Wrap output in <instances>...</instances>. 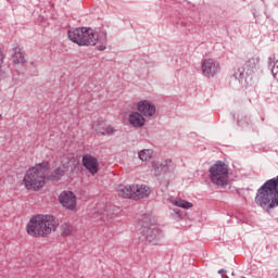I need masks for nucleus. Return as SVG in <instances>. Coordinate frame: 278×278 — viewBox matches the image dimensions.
<instances>
[{
    "instance_id": "39448f33",
    "label": "nucleus",
    "mask_w": 278,
    "mask_h": 278,
    "mask_svg": "<svg viewBox=\"0 0 278 278\" xmlns=\"http://www.w3.org/2000/svg\"><path fill=\"white\" fill-rule=\"evenodd\" d=\"M141 232L148 242H155L159 238H162V230L157 227V224H153L151 218L144 217L141 226Z\"/></svg>"
},
{
    "instance_id": "2eb2a0df",
    "label": "nucleus",
    "mask_w": 278,
    "mask_h": 278,
    "mask_svg": "<svg viewBox=\"0 0 278 278\" xmlns=\"http://www.w3.org/2000/svg\"><path fill=\"white\" fill-rule=\"evenodd\" d=\"M14 53L12 54V60L15 64H25L27 60L25 59V51L20 46L13 48Z\"/></svg>"
},
{
    "instance_id": "9b49d317",
    "label": "nucleus",
    "mask_w": 278,
    "mask_h": 278,
    "mask_svg": "<svg viewBox=\"0 0 278 278\" xmlns=\"http://www.w3.org/2000/svg\"><path fill=\"white\" fill-rule=\"evenodd\" d=\"M83 42L80 47H94L97 42H99V36L92 31L91 28H85V33L83 35Z\"/></svg>"
},
{
    "instance_id": "a211bd4d",
    "label": "nucleus",
    "mask_w": 278,
    "mask_h": 278,
    "mask_svg": "<svg viewBox=\"0 0 278 278\" xmlns=\"http://www.w3.org/2000/svg\"><path fill=\"white\" fill-rule=\"evenodd\" d=\"M61 229V236L63 238H68L71 236H73V233H75V227H73V225L68 224V223H63L60 227Z\"/></svg>"
},
{
    "instance_id": "bb28decb",
    "label": "nucleus",
    "mask_w": 278,
    "mask_h": 278,
    "mask_svg": "<svg viewBox=\"0 0 278 278\" xmlns=\"http://www.w3.org/2000/svg\"><path fill=\"white\" fill-rule=\"evenodd\" d=\"M242 278H244V277H242Z\"/></svg>"
},
{
    "instance_id": "393cba45",
    "label": "nucleus",
    "mask_w": 278,
    "mask_h": 278,
    "mask_svg": "<svg viewBox=\"0 0 278 278\" xmlns=\"http://www.w3.org/2000/svg\"><path fill=\"white\" fill-rule=\"evenodd\" d=\"M225 273H227V270H225V269H219L218 270V275H225Z\"/></svg>"
},
{
    "instance_id": "dca6fc26",
    "label": "nucleus",
    "mask_w": 278,
    "mask_h": 278,
    "mask_svg": "<svg viewBox=\"0 0 278 278\" xmlns=\"http://www.w3.org/2000/svg\"><path fill=\"white\" fill-rule=\"evenodd\" d=\"M116 192L122 199H132V186L119 185L116 187Z\"/></svg>"
},
{
    "instance_id": "ddd939ff",
    "label": "nucleus",
    "mask_w": 278,
    "mask_h": 278,
    "mask_svg": "<svg viewBox=\"0 0 278 278\" xmlns=\"http://www.w3.org/2000/svg\"><path fill=\"white\" fill-rule=\"evenodd\" d=\"M128 123H130L131 127L140 128L144 127V123H147V119L144 118L143 114L135 111L129 114Z\"/></svg>"
},
{
    "instance_id": "20e7f679",
    "label": "nucleus",
    "mask_w": 278,
    "mask_h": 278,
    "mask_svg": "<svg viewBox=\"0 0 278 278\" xmlns=\"http://www.w3.org/2000/svg\"><path fill=\"white\" fill-rule=\"evenodd\" d=\"M260 66V56L255 54H249L245 58L243 66L239 67L235 73V78L242 81V79H247V77H251L257 71Z\"/></svg>"
},
{
    "instance_id": "9d476101",
    "label": "nucleus",
    "mask_w": 278,
    "mask_h": 278,
    "mask_svg": "<svg viewBox=\"0 0 278 278\" xmlns=\"http://www.w3.org/2000/svg\"><path fill=\"white\" fill-rule=\"evenodd\" d=\"M85 31H86V27L71 29L67 33L68 39L72 42H75V45H78L79 47H81V45H86V42L83 41Z\"/></svg>"
},
{
    "instance_id": "1a4fd4ad",
    "label": "nucleus",
    "mask_w": 278,
    "mask_h": 278,
    "mask_svg": "<svg viewBox=\"0 0 278 278\" xmlns=\"http://www.w3.org/2000/svg\"><path fill=\"white\" fill-rule=\"evenodd\" d=\"M137 110L146 117L155 116V104L148 100H141L137 103Z\"/></svg>"
},
{
    "instance_id": "6ab92c4d",
    "label": "nucleus",
    "mask_w": 278,
    "mask_h": 278,
    "mask_svg": "<svg viewBox=\"0 0 278 278\" xmlns=\"http://www.w3.org/2000/svg\"><path fill=\"white\" fill-rule=\"evenodd\" d=\"M138 157L139 160H141V162H149L151 157H153V150L151 149L141 150L138 153Z\"/></svg>"
},
{
    "instance_id": "f8f14e48",
    "label": "nucleus",
    "mask_w": 278,
    "mask_h": 278,
    "mask_svg": "<svg viewBox=\"0 0 278 278\" xmlns=\"http://www.w3.org/2000/svg\"><path fill=\"white\" fill-rule=\"evenodd\" d=\"M151 194V189L144 185H132V199H147Z\"/></svg>"
},
{
    "instance_id": "f03ea898",
    "label": "nucleus",
    "mask_w": 278,
    "mask_h": 278,
    "mask_svg": "<svg viewBox=\"0 0 278 278\" xmlns=\"http://www.w3.org/2000/svg\"><path fill=\"white\" fill-rule=\"evenodd\" d=\"M47 175H49L48 162H42L30 167L26 170L23 178V184L26 190H34L35 192H38V190L45 186Z\"/></svg>"
},
{
    "instance_id": "4468645a",
    "label": "nucleus",
    "mask_w": 278,
    "mask_h": 278,
    "mask_svg": "<svg viewBox=\"0 0 278 278\" xmlns=\"http://www.w3.org/2000/svg\"><path fill=\"white\" fill-rule=\"evenodd\" d=\"M169 164H170V161L152 162V168H154L155 176L160 177L161 175L168 173Z\"/></svg>"
},
{
    "instance_id": "f3484780",
    "label": "nucleus",
    "mask_w": 278,
    "mask_h": 278,
    "mask_svg": "<svg viewBox=\"0 0 278 278\" xmlns=\"http://www.w3.org/2000/svg\"><path fill=\"white\" fill-rule=\"evenodd\" d=\"M92 128L97 131V134H101L102 136H114V134H116V129H114L112 126L101 128L99 127V124H93Z\"/></svg>"
},
{
    "instance_id": "aec40b11",
    "label": "nucleus",
    "mask_w": 278,
    "mask_h": 278,
    "mask_svg": "<svg viewBox=\"0 0 278 278\" xmlns=\"http://www.w3.org/2000/svg\"><path fill=\"white\" fill-rule=\"evenodd\" d=\"M173 204L177 207H182V210H190V207H192V203L181 199L174 200Z\"/></svg>"
},
{
    "instance_id": "5701e85b",
    "label": "nucleus",
    "mask_w": 278,
    "mask_h": 278,
    "mask_svg": "<svg viewBox=\"0 0 278 278\" xmlns=\"http://www.w3.org/2000/svg\"><path fill=\"white\" fill-rule=\"evenodd\" d=\"M98 51H105V46L104 45H100L97 47Z\"/></svg>"
},
{
    "instance_id": "f257e3e1",
    "label": "nucleus",
    "mask_w": 278,
    "mask_h": 278,
    "mask_svg": "<svg viewBox=\"0 0 278 278\" xmlns=\"http://www.w3.org/2000/svg\"><path fill=\"white\" fill-rule=\"evenodd\" d=\"M26 229L33 238H48L51 231L58 229V223L52 215H36L30 218Z\"/></svg>"
},
{
    "instance_id": "a878e982",
    "label": "nucleus",
    "mask_w": 278,
    "mask_h": 278,
    "mask_svg": "<svg viewBox=\"0 0 278 278\" xmlns=\"http://www.w3.org/2000/svg\"><path fill=\"white\" fill-rule=\"evenodd\" d=\"M276 68H277V71H278V66H277Z\"/></svg>"
},
{
    "instance_id": "412c9836",
    "label": "nucleus",
    "mask_w": 278,
    "mask_h": 278,
    "mask_svg": "<svg viewBox=\"0 0 278 278\" xmlns=\"http://www.w3.org/2000/svg\"><path fill=\"white\" fill-rule=\"evenodd\" d=\"M63 175L64 170H62V168H56L51 176H47V179H50V181H58V179H60V177H62Z\"/></svg>"
},
{
    "instance_id": "0eeeda50",
    "label": "nucleus",
    "mask_w": 278,
    "mask_h": 278,
    "mask_svg": "<svg viewBox=\"0 0 278 278\" xmlns=\"http://www.w3.org/2000/svg\"><path fill=\"white\" fill-rule=\"evenodd\" d=\"M59 201L66 210H75L77 207V197L72 191L61 192Z\"/></svg>"
},
{
    "instance_id": "7ed1b4c3",
    "label": "nucleus",
    "mask_w": 278,
    "mask_h": 278,
    "mask_svg": "<svg viewBox=\"0 0 278 278\" xmlns=\"http://www.w3.org/2000/svg\"><path fill=\"white\" fill-rule=\"evenodd\" d=\"M210 179L215 186H227L229 181V169L227 164L218 161L210 167Z\"/></svg>"
},
{
    "instance_id": "423d86ee",
    "label": "nucleus",
    "mask_w": 278,
    "mask_h": 278,
    "mask_svg": "<svg viewBox=\"0 0 278 278\" xmlns=\"http://www.w3.org/2000/svg\"><path fill=\"white\" fill-rule=\"evenodd\" d=\"M202 73L204 77H214L217 73H220V64L213 59H205L202 62Z\"/></svg>"
},
{
    "instance_id": "4be33fe9",
    "label": "nucleus",
    "mask_w": 278,
    "mask_h": 278,
    "mask_svg": "<svg viewBox=\"0 0 278 278\" xmlns=\"http://www.w3.org/2000/svg\"><path fill=\"white\" fill-rule=\"evenodd\" d=\"M3 60H5V55L3 50L0 49V77H3Z\"/></svg>"
},
{
    "instance_id": "6e6552de",
    "label": "nucleus",
    "mask_w": 278,
    "mask_h": 278,
    "mask_svg": "<svg viewBox=\"0 0 278 278\" xmlns=\"http://www.w3.org/2000/svg\"><path fill=\"white\" fill-rule=\"evenodd\" d=\"M83 166H85L91 175L99 173V160L91 154L83 155Z\"/></svg>"
},
{
    "instance_id": "b1692460",
    "label": "nucleus",
    "mask_w": 278,
    "mask_h": 278,
    "mask_svg": "<svg viewBox=\"0 0 278 278\" xmlns=\"http://www.w3.org/2000/svg\"><path fill=\"white\" fill-rule=\"evenodd\" d=\"M271 73H273L274 77L276 78V77H277L278 70L273 68V70H271Z\"/></svg>"
}]
</instances>
